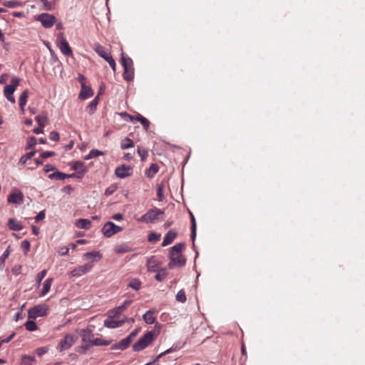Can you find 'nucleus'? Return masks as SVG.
<instances>
[{"label":"nucleus","instance_id":"338daca9","mask_svg":"<svg viewBox=\"0 0 365 365\" xmlns=\"http://www.w3.org/2000/svg\"><path fill=\"white\" fill-rule=\"evenodd\" d=\"M15 332H13L11 335H9L7 338L2 339L0 343H1V345L4 343L9 342L15 336Z\"/></svg>","mask_w":365,"mask_h":365},{"label":"nucleus","instance_id":"ddd939ff","mask_svg":"<svg viewBox=\"0 0 365 365\" xmlns=\"http://www.w3.org/2000/svg\"><path fill=\"white\" fill-rule=\"evenodd\" d=\"M115 174L119 178H127L132 174V168L130 165H122L115 168Z\"/></svg>","mask_w":365,"mask_h":365},{"label":"nucleus","instance_id":"5701e85b","mask_svg":"<svg viewBox=\"0 0 365 365\" xmlns=\"http://www.w3.org/2000/svg\"><path fill=\"white\" fill-rule=\"evenodd\" d=\"M146 324H153L155 322V311L148 310L143 316Z\"/></svg>","mask_w":365,"mask_h":365},{"label":"nucleus","instance_id":"864d4df0","mask_svg":"<svg viewBox=\"0 0 365 365\" xmlns=\"http://www.w3.org/2000/svg\"><path fill=\"white\" fill-rule=\"evenodd\" d=\"M21 247L24 251L25 254H27L30 250V242L27 240H24L21 242Z\"/></svg>","mask_w":365,"mask_h":365},{"label":"nucleus","instance_id":"4d7b16f0","mask_svg":"<svg viewBox=\"0 0 365 365\" xmlns=\"http://www.w3.org/2000/svg\"><path fill=\"white\" fill-rule=\"evenodd\" d=\"M49 138L53 141H58L59 140V134L56 131H52L49 134Z\"/></svg>","mask_w":365,"mask_h":365},{"label":"nucleus","instance_id":"412c9836","mask_svg":"<svg viewBox=\"0 0 365 365\" xmlns=\"http://www.w3.org/2000/svg\"><path fill=\"white\" fill-rule=\"evenodd\" d=\"M7 225L9 228L13 231H20L24 228L21 222H19L18 220L14 218L9 219Z\"/></svg>","mask_w":365,"mask_h":365},{"label":"nucleus","instance_id":"1a4fd4ad","mask_svg":"<svg viewBox=\"0 0 365 365\" xmlns=\"http://www.w3.org/2000/svg\"><path fill=\"white\" fill-rule=\"evenodd\" d=\"M47 307L44 304H39L34 306L28 311L29 319H36L40 317H43L47 314Z\"/></svg>","mask_w":365,"mask_h":365},{"label":"nucleus","instance_id":"9d476101","mask_svg":"<svg viewBox=\"0 0 365 365\" xmlns=\"http://www.w3.org/2000/svg\"><path fill=\"white\" fill-rule=\"evenodd\" d=\"M93 264L91 263H87L81 266H78L73 269L70 272V277H79L89 272L93 268Z\"/></svg>","mask_w":365,"mask_h":365},{"label":"nucleus","instance_id":"c9c22d12","mask_svg":"<svg viewBox=\"0 0 365 365\" xmlns=\"http://www.w3.org/2000/svg\"><path fill=\"white\" fill-rule=\"evenodd\" d=\"M35 120L38 123V125H41V127H45L48 121V118L46 114H41L36 116Z\"/></svg>","mask_w":365,"mask_h":365},{"label":"nucleus","instance_id":"e433bc0d","mask_svg":"<svg viewBox=\"0 0 365 365\" xmlns=\"http://www.w3.org/2000/svg\"><path fill=\"white\" fill-rule=\"evenodd\" d=\"M135 121H140L142 125L143 126V128L145 130H148V129L149 128V125H150V122L148 121V119H146L145 117H143L140 114H138L136 115Z\"/></svg>","mask_w":365,"mask_h":365},{"label":"nucleus","instance_id":"4468645a","mask_svg":"<svg viewBox=\"0 0 365 365\" xmlns=\"http://www.w3.org/2000/svg\"><path fill=\"white\" fill-rule=\"evenodd\" d=\"M71 168L73 170H77L76 178H81L87 172V168L85 166L84 163L81 161H75L71 165Z\"/></svg>","mask_w":365,"mask_h":365},{"label":"nucleus","instance_id":"423d86ee","mask_svg":"<svg viewBox=\"0 0 365 365\" xmlns=\"http://www.w3.org/2000/svg\"><path fill=\"white\" fill-rule=\"evenodd\" d=\"M56 43L61 52L65 56H71L73 51L63 33H59L56 38Z\"/></svg>","mask_w":365,"mask_h":365},{"label":"nucleus","instance_id":"79ce46f5","mask_svg":"<svg viewBox=\"0 0 365 365\" xmlns=\"http://www.w3.org/2000/svg\"><path fill=\"white\" fill-rule=\"evenodd\" d=\"M25 327L26 330L29 331H35L38 329L36 322L33 320L28 321L25 323Z\"/></svg>","mask_w":365,"mask_h":365},{"label":"nucleus","instance_id":"774afa93","mask_svg":"<svg viewBox=\"0 0 365 365\" xmlns=\"http://www.w3.org/2000/svg\"><path fill=\"white\" fill-rule=\"evenodd\" d=\"M115 190V188L113 187H108L106 191H105V195L106 196H109L110 195H112Z\"/></svg>","mask_w":365,"mask_h":365},{"label":"nucleus","instance_id":"f8f14e48","mask_svg":"<svg viewBox=\"0 0 365 365\" xmlns=\"http://www.w3.org/2000/svg\"><path fill=\"white\" fill-rule=\"evenodd\" d=\"M81 336L82 338V341L84 344V346L82 349H86L91 346H93V334L91 330L88 329H82L81 331Z\"/></svg>","mask_w":365,"mask_h":365},{"label":"nucleus","instance_id":"c756f323","mask_svg":"<svg viewBox=\"0 0 365 365\" xmlns=\"http://www.w3.org/2000/svg\"><path fill=\"white\" fill-rule=\"evenodd\" d=\"M189 213L191 220V238L194 241L196 237L197 224L193 214L190 211Z\"/></svg>","mask_w":365,"mask_h":365},{"label":"nucleus","instance_id":"f3484780","mask_svg":"<svg viewBox=\"0 0 365 365\" xmlns=\"http://www.w3.org/2000/svg\"><path fill=\"white\" fill-rule=\"evenodd\" d=\"M178 233L174 230H169L165 235L162 246L165 247L171 244L173 240L176 238Z\"/></svg>","mask_w":365,"mask_h":365},{"label":"nucleus","instance_id":"c85d7f7f","mask_svg":"<svg viewBox=\"0 0 365 365\" xmlns=\"http://www.w3.org/2000/svg\"><path fill=\"white\" fill-rule=\"evenodd\" d=\"M98 103V98L96 97L86 107V111L89 115H93L96 110Z\"/></svg>","mask_w":365,"mask_h":365},{"label":"nucleus","instance_id":"473e14b6","mask_svg":"<svg viewBox=\"0 0 365 365\" xmlns=\"http://www.w3.org/2000/svg\"><path fill=\"white\" fill-rule=\"evenodd\" d=\"M35 360L36 359L34 356L23 355L21 356L20 365H33Z\"/></svg>","mask_w":365,"mask_h":365},{"label":"nucleus","instance_id":"9b49d317","mask_svg":"<svg viewBox=\"0 0 365 365\" xmlns=\"http://www.w3.org/2000/svg\"><path fill=\"white\" fill-rule=\"evenodd\" d=\"M7 200L9 203L21 205L24 202V194L21 191L14 189L9 195Z\"/></svg>","mask_w":365,"mask_h":365},{"label":"nucleus","instance_id":"c03bdc74","mask_svg":"<svg viewBox=\"0 0 365 365\" xmlns=\"http://www.w3.org/2000/svg\"><path fill=\"white\" fill-rule=\"evenodd\" d=\"M119 115L125 120L134 123L136 120V116H133L126 112L120 113Z\"/></svg>","mask_w":365,"mask_h":365},{"label":"nucleus","instance_id":"393cba45","mask_svg":"<svg viewBox=\"0 0 365 365\" xmlns=\"http://www.w3.org/2000/svg\"><path fill=\"white\" fill-rule=\"evenodd\" d=\"M75 225L78 228L88 230L91 227V221L88 219H79Z\"/></svg>","mask_w":365,"mask_h":365},{"label":"nucleus","instance_id":"7ed1b4c3","mask_svg":"<svg viewBox=\"0 0 365 365\" xmlns=\"http://www.w3.org/2000/svg\"><path fill=\"white\" fill-rule=\"evenodd\" d=\"M154 339L153 331H148L141 336L133 346L134 351H140L148 346Z\"/></svg>","mask_w":365,"mask_h":365},{"label":"nucleus","instance_id":"4be33fe9","mask_svg":"<svg viewBox=\"0 0 365 365\" xmlns=\"http://www.w3.org/2000/svg\"><path fill=\"white\" fill-rule=\"evenodd\" d=\"M123 324V321L114 320L111 317H109L104 321V326L110 329L118 327L121 326Z\"/></svg>","mask_w":365,"mask_h":365},{"label":"nucleus","instance_id":"4c0bfd02","mask_svg":"<svg viewBox=\"0 0 365 365\" xmlns=\"http://www.w3.org/2000/svg\"><path fill=\"white\" fill-rule=\"evenodd\" d=\"M2 4L9 8H16L22 5L21 2L17 0L5 1Z\"/></svg>","mask_w":365,"mask_h":365},{"label":"nucleus","instance_id":"a211bd4d","mask_svg":"<svg viewBox=\"0 0 365 365\" xmlns=\"http://www.w3.org/2000/svg\"><path fill=\"white\" fill-rule=\"evenodd\" d=\"M159 264V261L155 256H152L147 260V267L149 272H156Z\"/></svg>","mask_w":365,"mask_h":365},{"label":"nucleus","instance_id":"8fccbe9b","mask_svg":"<svg viewBox=\"0 0 365 365\" xmlns=\"http://www.w3.org/2000/svg\"><path fill=\"white\" fill-rule=\"evenodd\" d=\"M36 144V138L34 136H31L29 138L26 149H31Z\"/></svg>","mask_w":365,"mask_h":365},{"label":"nucleus","instance_id":"a878e982","mask_svg":"<svg viewBox=\"0 0 365 365\" xmlns=\"http://www.w3.org/2000/svg\"><path fill=\"white\" fill-rule=\"evenodd\" d=\"M159 170V166L156 163H153L145 170V175L148 178H153Z\"/></svg>","mask_w":365,"mask_h":365},{"label":"nucleus","instance_id":"0e129e2a","mask_svg":"<svg viewBox=\"0 0 365 365\" xmlns=\"http://www.w3.org/2000/svg\"><path fill=\"white\" fill-rule=\"evenodd\" d=\"M4 93V96L6 97V98L10 101L11 103H15L16 101H15V98L13 96V94H9V93Z\"/></svg>","mask_w":365,"mask_h":365},{"label":"nucleus","instance_id":"2eb2a0df","mask_svg":"<svg viewBox=\"0 0 365 365\" xmlns=\"http://www.w3.org/2000/svg\"><path fill=\"white\" fill-rule=\"evenodd\" d=\"M20 83V78L17 76L12 77L11 80V83L9 85H6L4 87V93H6L9 94H14L15 92L16 88L19 85Z\"/></svg>","mask_w":365,"mask_h":365},{"label":"nucleus","instance_id":"f03ea898","mask_svg":"<svg viewBox=\"0 0 365 365\" xmlns=\"http://www.w3.org/2000/svg\"><path fill=\"white\" fill-rule=\"evenodd\" d=\"M120 62L123 67V76L127 81H130L134 78V68L133 61L130 58L121 53Z\"/></svg>","mask_w":365,"mask_h":365},{"label":"nucleus","instance_id":"0eeeda50","mask_svg":"<svg viewBox=\"0 0 365 365\" xmlns=\"http://www.w3.org/2000/svg\"><path fill=\"white\" fill-rule=\"evenodd\" d=\"M35 19L41 22V25L46 29L52 27L56 21V18L53 15L48 13L41 14L36 16Z\"/></svg>","mask_w":365,"mask_h":365},{"label":"nucleus","instance_id":"f257e3e1","mask_svg":"<svg viewBox=\"0 0 365 365\" xmlns=\"http://www.w3.org/2000/svg\"><path fill=\"white\" fill-rule=\"evenodd\" d=\"M185 244L184 242H180L170 248L169 253L170 260L168 264L169 269L182 267L185 264L186 259L182 255V250L185 247Z\"/></svg>","mask_w":365,"mask_h":365},{"label":"nucleus","instance_id":"b1692460","mask_svg":"<svg viewBox=\"0 0 365 365\" xmlns=\"http://www.w3.org/2000/svg\"><path fill=\"white\" fill-rule=\"evenodd\" d=\"M133 249L127 244H120L115 247L114 251L116 254H123L125 252H132Z\"/></svg>","mask_w":365,"mask_h":365},{"label":"nucleus","instance_id":"a18cd8bd","mask_svg":"<svg viewBox=\"0 0 365 365\" xmlns=\"http://www.w3.org/2000/svg\"><path fill=\"white\" fill-rule=\"evenodd\" d=\"M186 299L187 298L185 292L182 289L180 290L176 294V300L179 302L185 303Z\"/></svg>","mask_w":365,"mask_h":365},{"label":"nucleus","instance_id":"603ef678","mask_svg":"<svg viewBox=\"0 0 365 365\" xmlns=\"http://www.w3.org/2000/svg\"><path fill=\"white\" fill-rule=\"evenodd\" d=\"M163 191H164L163 186L162 185H158L157 195H158L159 200H160V201L164 199Z\"/></svg>","mask_w":365,"mask_h":365},{"label":"nucleus","instance_id":"69168bd1","mask_svg":"<svg viewBox=\"0 0 365 365\" xmlns=\"http://www.w3.org/2000/svg\"><path fill=\"white\" fill-rule=\"evenodd\" d=\"M4 93V96L6 97V98L10 101L11 103H15L16 101H15V98L13 96V94H9V93Z\"/></svg>","mask_w":365,"mask_h":365},{"label":"nucleus","instance_id":"f704fd0d","mask_svg":"<svg viewBox=\"0 0 365 365\" xmlns=\"http://www.w3.org/2000/svg\"><path fill=\"white\" fill-rule=\"evenodd\" d=\"M134 146V143L133 140L128 138H124L120 143V148L123 150L128 149L130 148H133Z\"/></svg>","mask_w":365,"mask_h":365},{"label":"nucleus","instance_id":"09e8293b","mask_svg":"<svg viewBox=\"0 0 365 365\" xmlns=\"http://www.w3.org/2000/svg\"><path fill=\"white\" fill-rule=\"evenodd\" d=\"M160 239V235L155 232H151L148 235V241L150 242H156Z\"/></svg>","mask_w":365,"mask_h":365},{"label":"nucleus","instance_id":"3c124183","mask_svg":"<svg viewBox=\"0 0 365 365\" xmlns=\"http://www.w3.org/2000/svg\"><path fill=\"white\" fill-rule=\"evenodd\" d=\"M46 269H43L42 271H41L36 277V281L37 282L38 284H40V283L41 282L42 279L45 277V276L46 275Z\"/></svg>","mask_w":365,"mask_h":365},{"label":"nucleus","instance_id":"aec40b11","mask_svg":"<svg viewBox=\"0 0 365 365\" xmlns=\"http://www.w3.org/2000/svg\"><path fill=\"white\" fill-rule=\"evenodd\" d=\"M81 91L79 94V98L82 99H86L91 97L93 95V91L91 87L86 86L85 83H82Z\"/></svg>","mask_w":365,"mask_h":365},{"label":"nucleus","instance_id":"39448f33","mask_svg":"<svg viewBox=\"0 0 365 365\" xmlns=\"http://www.w3.org/2000/svg\"><path fill=\"white\" fill-rule=\"evenodd\" d=\"M163 214L164 212L160 209H150L138 220V222L153 223L158 219L159 215Z\"/></svg>","mask_w":365,"mask_h":365},{"label":"nucleus","instance_id":"de8ad7c7","mask_svg":"<svg viewBox=\"0 0 365 365\" xmlns=\"http://www.w3.org/2000/svg\"><path fill=\"white\" fill-rule=\"evenodd\" d=\"M132 302H133V301H132L131 299L125 300V301L124 302V303H123L122 305H120V306H119V307H116V308H115V313H116V314L120 313L122 310H123V309H125L127 307H128L129 305H130V304H131V303H132Z\"/></svg>","mask_w":365,"mask_h":365},{"label":"nucleus","instance_id":"2f4dec72","mask_svg":"<svg viewBox=\"0 0 365 365\" xmlns=\"http://www.w3.org/2000/svg\"><path fill=\"white\" fill-rule=\"evenodd\" d=\"M83 257L87 259H93L95 260L97 258V261L100 260L102 258V255L99 252L93 251L90 252H86L84 254Z\"/></svg>","mask_w":365,"mask_h":365},{"label":"nucleus","instance_id":"a19ab883","mask_svg":"<svg viewBox=\"0 0 365 365\" xmlns=\"http://www.w3.org/2000/svg\"><path fill=\"white\" fill-rule=\"evenodd\" d=\"M110 343V341L104 340L101 338H96L93 340V346H108Z\"/></svg>","mask_w":365,"mask_h":365},{"label":"nucleus","instance_id":"6e6552de","mask_svg":"<svg viewBox=\"0 0 365 365\" xmlns=\"http://www.w3.org/2000/svg\"><path fill=\"white\" fill-rule=\"evenodd\" d=\"M122 230L123 227L116 225L113 222H107L102 227V232L106 237H110Z\"/></svg>","mask_w":365,"mask_h":365},{"label":"nucleus","instance_id":"6ab92c4d","mask_svg":"<svg viewBox=\"0 0 365 365\" xmlns=\"http://www.w3.org/2000/svg\"><path fill=\"white\" fill-rule=\"evenodd\" d=\"M76 174L72 173V174H66L61 172H55L53 173H51L48 175V178L50 179H56L58 180H62L68 178H76Z\"/></svg>","mask_w":365,"mask_h":365},{"label":"nucleus","instance_id":"72a5a7b5","mask_svg":"<svg viewBox=\"0 0 365 365\" xmlns=\"http://www.w3.org/2000/svg\"><path fill=\"white\" fill-rule=\"evenodd\" d=\"M158 272L155 276V279L158 282L163 281L168 275V272L165 268H161L157 270Z\"/></svg>","mask_w":365,"mask_h":365},{"label":"nucleus","instance_id":"58836bf2","mask_svg":"<svg viewBox=\"0 0 365 365\" xmlns=\"http://www.w3.org/2000/svg\"><path fill=\"white\" fill-rule=\"evenodd\" d=\"M128 287L138 291L141 287V282L138 279H132L128 284Z\"/></svg>","mask_w":365,"mask_h":365},{"label":"nucleus","instance_id":"6e6d98bb","mask_svg":"<svg viewBox=\"0 0 365 365\" xmlns=\"http://www.w3.org/2000/svg\"><path fill=\"white\" fill-rule=\"evenodd\" d=\"M48 351V348L46 347V346H42V347H39L38 349H36V353L37 355L38 356H41L46 353H47Z\"/></svg>","mask_w":365,"mask_h":365},{"label":"nucleus","instance_id":"bf43d9fd","mask_svg":"<svg viewBox=\"0 0 365 365\" xmlns=\"http://www.w3.org/2000/svg\"><path fill=\"white\" fill-rule=\"evenodd\" d=\"M9 247L4 252V253L2 254V255L0 257V260L1 262H4L6 260V259L9 257V254H10V250H9Z\"/></svg>","mask_w":365,"mask_h":365},{"label":"nucleus","instance_id":"e2e57ef3","mask_svg":"<svg viewBox=\"0 0 365 365\" xmlns=\"http://www.w3.org/2000/svg\"><path fill=\"white\" fill-rule=\"evenodd\" d=\"M140 331V329L139 328H137L135 329H134L128 336L127 338H130V339L132 341L134 337H135L137 336V334H138Z\"/></svg>","mask_w":365,"mask_h":365},{"label":"nucleus","instance_id":"bb28decb","mask_svg":"<svg viewBox=\"0 0 365 365\" xmlns=\"http://www.w3.org/2000/svg\"><path fill=\"white\" fill-rule=\"evenodd\" d=\"M52 282H53L52 278H48L44 281V282L43 284L42 290L39 294L40 297H43V296L46 295L49 292Z\"/></svg>","mask_w":365,"mask_h":365},{"label":"nucleus","instance_id":"cd10ccee","mask_svg":"<svg viewBox=\"0 0 365 365\" xmlns=\"http://www.w3.org/2000/svg\"><path fill=\"white\" fill-rule=\"evenodd\" d=\"M29 97V91L28 90H24L19 98V106L20 108L24 111V106L26 104L27 100Z\"/></svg>","mask_w":365,"mask_h":365},{"label":"nucleus","instance_id":"49530a36","mask_svg":"<svg viewBox=\"0 0 365 365\" xmlns=\"http://www.w3.org/2000/svg\"><path fill=\"white\" fill-rule=\"evenodd\" d=\"M35 153H36L35 151H31V152L26 153V155H23L20 158L19 163H21L22 164H25L27 162V160L31 159L35 155Z\"/></svg>","mask_w":365,"mask_h":365},{"label":"nucleus","instance_id":"ea45409f","mask_svg":"<svg viewBox=\"0 0 365 365\" xmlns=\"http://www.w3.org/2000/svg\"><path fill=\"white\" fill-rule=\"evenodd\" d=\"M41 3L43 5V9L46 11H51L53 9L55 5L54 1L41 0Z\"/></svg>","mask_w":365,"mask_h":365},{"label":"nucleus","instance_id":"20e7f679","mask_svg":"<svg viewBox=\"0 0 365 365\" xmlns=\"http://www.w3.org/2000/svg\"><path fill=\"white\" fill-rule=\"evenodd\" d=\"M78 337L72 334H67L62 339L56 349L58 351L62 352L69 349L76 341Z\"/></svg>","mask_w":365,"mask_h":365},{"label":"nucleus","instance_id":"5fc2aeb1","mask_svg":"<svg viewBox=\"0 0 365 365\" xmlns=\"http://www.w3.org/2000/svg\"><path fill=\"white\" fill-rule=\"evenodd\" d=\"M69 248L66 246H62L58 249V253L61 256H64L68 254Z\"/></svg>","mask_w":365,"mask_h":365},{"label":"nucleus","instance_id":"052dcab7","mask_svg":"<svg viewBox=\"0 0 365 365\" xmlns=\"http://www.w3.org/2000/svg\"><path fill=\"white\" fill-rule=\"evenodd\" d=\"M55 155V153L53 151H45L41 153V156L43 158H47L51 156H53Z\"/></svg>","mask_w":365,"mask_h":365},{"label":"nucleus","instance_id":"680f3d73","mask_svg":"<svg viewBox=\"0 0 365 365\" xmlns=\"http://www.w3.org/2000/svg\"><path fill=\"white\" fill-rule=\"evenodd\" d=\"M90 152L92 155L93 158L103 154V152H101L97 149H93Z\"/></svg>","mask_w":365,"mask_h":365},{"label":"nucleus","instance_id":"7c9ffc66","mask_svg":"<svg viewBox=\"0 0 365 365\" xmlns=\"http://www.w3.org/2000/svg\"><path fill=\"white\" fill-rule=\"evenodd\" d=\"M93 49L101 58H105V56L108 53L106 51L105 48L98 43H96L94 44Z\"/></svg>","mask_w":365,"mask_h":365},{"label":"nucleus","instance_id":"13d9d810","mask_svg":"<svg viewBox=\"0 0 365 365\" xmlns=\"http://www.w3.org/2000/svg\"><path fill=\"white\" fill-rule=\"evenodd\" d=\"M45 211L42 210L40 212H38V215L35 217V220L36 222H39L41 220H43L45 218Z\"/></svg>","mask_w":365,"mask_h":365},{"label":"nucleus","instance_id":"37998d69","mask_svg":"<svg viewBox=\"0 0 365 365\" xmlns=\"http://www.w3.org/2000/svg\"><path fill=\"white\" fill-rule=\"evenodd\" d=\"M138 155H140V158H141V160L142 161H144L146 160L148 155V152L147 150V149L144 148H141V147H139L138 148Z\"/></svg>","mask_w":365,"mask_h":365},{"label":"nucleus","instance_id":"dca6fc26","mask_svg":"<svg viewBox=\"0 0 365 365\" xmlns=\"http://www.w3.org/2000/svg\"><path fill=\"white\" fill-rule=\"evenodd\" d=\"M131 340L130 339V338L125 337L121 339L118 343L113 344L110 349L111 350H125L129 346Z\"/></svg>","mask_w":365,"mask_h":365}]
</instances>
